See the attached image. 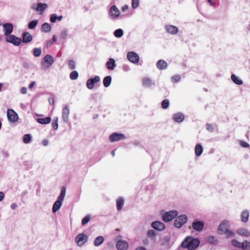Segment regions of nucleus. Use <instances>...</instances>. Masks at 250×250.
Instances as JSON below:
<instances>
[{"instance_id":"obj_1","label":"nucleus","mask_w":250,"mask_h":250,"mask_svg":"<svg viewBox=\"0 0 250 250\" xmlns=\"http://www.w3.org/2000/svg\"><path fill=\"white\" fill-rule=\"evenodd\" d=\"M200 243V240L198 238L187 236L182 242L181 246L188 250H195L199 247Z\"/></svg>"},{"instance_id":"obj_2","label":"nucleus","mask_w":250,"mask_h":250,"mask_svg":"<svg viewBox=\"0 0 250 250\" xmlns=\"http://www.w3.org/2000/svg\"><path fill=\"white\" fill-rule=\"evenodd\" d=\"M177 215L178 212L176 210H170L164 214L162 219L165 222H168L174 219Z\"/></svg>"},{"instance_id":"obj_3","label":"nucleus","mask_w":250,"mask_h":250,"mask_svg":"<svg viewBox=\"0 0 250 250\" xmlns=\"http://www.w3.org/2000/svg\"><path fill=\"white\" fill-rule=\"evenodd\" d=\"M188 221V217L186 215H181L176 218L174 221V226L177 228H180Z\"/></svg>"},{"instance_id":"obj_4","label":"nucleus","mask_w":250,"mask_h":250,"mask_svg":"<svg viewBox=\"0 0 250 250\" xmlns=\"http://www.w3.org/2000/svg\"><path fill=\"white\" fill-rule=\"evenodd\" d=\"M88 241V236L84 233H80L75 238V241L79 247L83 246Z\"/></svg>"},{"instance_id":"obj_5","label":"nucleus","mask_w":250,"mask_h":250,"mask_svg":"<svg viewBox=\"0 0 250 250\" xmlns=\"http://www.w3.org/2000/svg\"><path fill=\"white\" fill-rule=\"evenodd\" d=\"M5 40L6 42L12 43L17 46L20 45L22 42V40L21 38H18L14 35H10L6 36Z\"/></svg>"},{"instance_id":"obj_6","label":"nucleus","mask_w":250,"mask_h":250,"mask_svg":"<svg viewBox=\"0 0 250 250\" xmlns=\"http://www.w3.org/2000/svg\"><path fill=\"white\" fill-rule=\"evenodd\" d=\"M7 117L8 120L13 123L17 122L19 119L17 113L12 109H8L7 110Z\"/></svg>"},{"instance_id":"obj_7","label":"nucleus","mask_w":250,"mask_h":250,"mask_svg":"<svg viewBox=\"0 0 250 250\" xmlns=\"http://www.w3.org/2000/svg\"><path fill=\"white\" fill-rule=\"evenodd\" d=\"M125 138V136L124 134L117 132L112 133L109 136V140L111 142L119 141Z\"/></svg>"},{"instance_id":"obj_8","label":"nucleus","mask_w":250,"mask_h":250,"mask_svg":"<svg viewBox=\"0 0 250 250\" xmlns=\"http://www.w3.org/2000/svg\"><path fill=\"white\" fill-rule=\"evenodd\" d=\"M100 81V78L98 76H95L94 78L89 79L86 82V86L89 89L94 88V83H98Z\"/></svg>"},{"instance_id":"obj_9","label":"nucleus","mask_w":250,"mask_h":250,"mask_svg":"<svg viewBox=\"0 0 250 250\" xmlns=\"http://www.w3.org/2000/svg\"><path fill=\"white\" fill-rule=\"evenodd\" d=\"M128 60L132 63H136L139 61V57L138 54L134 52H129L127 54Z\"/></svg>"},{"instance_id":"obj_10","label":"nucleus","mask_w":250,"mask_h":250,"mask_svg":"<svg viewBox=\"0 0 250 250\" xmlns=\"http://www.w3.org/2000/svg\"><path fill=\"white\" fill-rule=\"evenodd\" d=\"M204 226V224L203 222L198 221L197 220H195L192 224V228L198 231H201L203 229Z\"/></svg>"},{"instance_id":"obj_11","label":"nucleus","mask_w":250,"mask_h":250,"mask_svg":"<svg viewBox=\"0 0 250 250\" xmlns=\"http://www.w3.org/2000/svg\"><path fill=\"white\" fill-rule=\"evenodd\" d=\"M4 35L6 36L10 35L13 30V26L11 23H6L2 25Z\"/></svg>"},{"instance_id":"obj_12","label":"nucleus","mask_w":250,"mask_h":250,"mask_svg":"<svg viewBox=\"0 0 250 250\" xmlns=\"http://www.w3.org/2000/svg\"><path fill=\"white\" fill-rule=\"evenodd\" d=\"M229 227V223L227 221H222L218 227V231L220 234H224L226 231L228 229Z\"/></svg>"},{"instance_id":"obj_13","label":"nucleus","mask_w":250,"mask_h":250,"mask_svg":"<svg viewBox=\"0 0 250 250\" xmlns=\"http://www.w3.org/2000/svg\"><path fill=\"white\" fill-rule=\"evenodd\" d=\"M152 227L158 231H162L166 228L164 224L160 221H155L151 224Z\"/></svg>"},{"instance_id":"obj_14","label":"nucleus","mask_w":250,"mask_h":250,"mask_svg":"<svg viewBox=\"0 0 250 250\" xmlns=\"http://www.w3.org/2000/svg\"><path fill=\"white\" fill-rule=\"evenodd\" d=\"M116 248L118 250H126L128 248V244L125 240H119L117 242Z\"/></svg>"},{"instance_id":"obj_15","label":"nucleus","mask_w":250,"mask_h":250,"mask_svg":"<svg viewBox=\"0 0 250 250\" xmlns=\"http://www.w3.org/2000/svg\"><path fill=\"white\" fill-rule=\"evenodd\" d=\"M109 15L111 18H117L120 15V11L116 6H112L109 11Z\"/></svg>"},{"instance_id":"obj_16","label":"nucleus","mask_w":250,"mask_h":250,"mask_svg":"<svg viewBox=\"0 0 250 250\" xmlns=\"http://www.w3.org/2000/svg\"><path fill=\"white\" fill-rule=\"evenodd\" d=\"M33 40V37L28 32H25L22 34V40L23 43H27L31 42Z\"/></svg>"},{"instance_id":"obj_17","label":"nucleus","mask_w":250,"mask_h":250,"mask_svg":"<svg viewBox=\"0 0 250 250\" xmlns=\"http://www.w3.org/2000/svg\"><path fill=\"white\" fill-rule=\"evenodd\" d=\"M69 114V109L67 106H65L62 109V118L63 121L67 123L68 121V116Z\"/></svg>"},{"instance_id":"obj_18","label":"nucleus","mask_w":250,"mask_h":250,"mask_svg":"<svg viewBox=\"0 0 250 250\" xmlns=\"http://www.w3.org/2000/svg\"><path fill=\"white\" fill-rule=\"evenodd\" d=\"M165 28L167 31L171 34H176L178 31L177 27L171 25L166 26Z\"/></svg>"},{"instance_id":"obj_19","label":"nucleus","mask_w":250,"mask_h":250,"mask_svg":"<svg viewBox=\"0 0 250 250\" xmlns=\"http://www.w3.org/2000/svg\"><path fill=\"white\" fill-rule=\"evenodd\" d=\"M157 67L159 69H166L167 67V62L163 60H159L157 62Z\"/></svg>"},{"instance_id":"obj_20","label":"nucleus","mask_w":250,"mask_h":250,"mask_svg":"<svg viewBox=\"0 0 250 250\" xmlns=\"http://www.w3.org/2000/svg\"><path fill=\"white\" fill-rule=\"evenodd\" d=\"M106 66L109 70L114 69L116 66L115 60L112 58L109 59L108 61L106 63Z\"/></svg>"},{"instance_id":"obj_21","label":"nucleus","mask_w":250,"mask_h":250,"mask_svg":"<svg viewBox=\"0 0 250 250\" xmlns=\"http://www.w3.org/2000/svg\"><path fill=\"white\" fill-rule=\"evenodd\" d=\"M237 233L240 235L244 236H249L250 235V232L246 229L240 228L237 230Z\"/></svg>"},{"instance_id":"obj_22","label":"nucleus","mask_w":250,"mask_h":250,"mask_svg":"<svg viewBox=\"0 0 250 250\" xmlns=\"http://www.w3.org/2000/svg\"><path fill=\"white\" fill-rule=\"evenodd\" d=\"M173 118L175 121L180 123L184 119V115L181 113H176L173 115Z\"/></svg>"},{"instance_id":"obj_23","label":"nucleus","mask_w":250,"mask_h":250,"mask_svg":"<svg viewBox=\"0 0 250 250\" xmlns=\"http://www.w3.org/2000/svg\"><path fill=\"white\" fill-rule=\"evenodd\" d=\"M249 213L247 210H244L241 214V219L242 222L246 223L248 221Z\"/></svg>"},{"instance_id":"obj_24","label":"nucleus","mask_w":250,"mask_h":250,"mask_svg":"<svg viewBox=\"0 0 250 250\" xmlns=\"http://www.w3.org/2000/svg\"><path fill=\"white\" fill-rule=\"evenodd\" d=\"M51 121V119L49 117H47L44 118H38L37 119L38 123L43 125L48 124L50 123Z\"/></svg>"},{"instance_id":"obj_25","label":"nucleus","mask_w":250,"mask_h":250,"mask_svg":"<svg viewBox=\"0 0 250 250\" xmlns=\"http://www.w3.org/2000/svg\"><path fill=\"white\" fill-rule=\"evenodd\" d=\"M142 83L144 86L146 87H150L154 83H152V81L147 78H145L142 80Z\"/></svg>"},{"instance_id":"obj_26","label":"nucleus","mask_w":250,"mask_h":250,"mask_svg":"<svg viewBox=\"0 0 250 250\" xmlns=\"http://www.w3.org/2000/svg\"><path fill=\"white\" fill-rule=\"evenodd\" d=\"M124 205V200L123 198H119L116 202L117 209L118 210H121Z\"/></svg>"},{"instance_id":"obj_27","label":"nucleus","mask_w":250,"mask_h":250,"mask_svg":"<svg viewBox=\"0 0 250 250\" xmlns=\"http://www.w3.org/2000/svg\"><path fill=\"white\" fill-rule=\"evenodd\" d=\"M203 148L200 144L196 145L195 147V152L197 156H200L203 153Z\"/></svg>"},{"instance_id":"obj_28","label":"nucleus","mask_w":250,"mask_h":250,"mask_svg":"<svg viewBox=\"0 0 250 250\" xmlns=\"http://www.w3.org/2000/svg\"><path fill=\"white\" fill-rule=\"evenodd\" d=\"M62 202L57 200L54 204L52 208V211L56 212L62 206Z\"/></svg>"},{"instance_id":"obj_29","label":"nucleus","mask_w":250,"mask_h":250,"mask_svg":"<svg viewBox=\"0 0 250 250\" xmlns=\"http://www.w3.org/2000/svg\"><path fill=\"white\" fill-rule=\"evenodd\" d=\"M111 77L110 76H107L104 79L103 84L104 87H107L110 85L111 83Z\"/></svg>"},{"instance_id":"obj_30","label":"nucleus","mask_w":250,"mask_h":250,"mask_svg":"<svg viewBox=\"0 0 250 250\" xmlns=\"http://www.w3.org/2000/svg\"><path fill=\"white\" fill-rule=\"evenodd\" d=\"M104 241V238L102 236H98L94 240V245L99 246L101 245Z\"/></svg>"},{"instance_id":"obj_31","label":"nucleus","mask_w":250,"mask_h":250,"mask_svg":"<svg viewBox=\"0 0 250 250\" xmlns=\"http://www.w3.org/2000/svg\"><path fill=\"white\" fill-rule=\"evenodd\" d=\"M231 80L236 84L241 85L243 83V81L237 77L235 75L232 74L231 76Z\"/></svg>"},{"instance_id":"obj_32","label":"nucleus","mask_w":250,"mask_h":250,"mask_svg":"<svg viewBox=\"0 0 250 250\" xmlns=\"http://www.w3.org/2000/svg\"><path fill=\"white\" fill-rule=\"evenodd\" d=\"M44 62L48 63L49 65H51L54 62L53 57L50 55H46L44 58Z\"/></svg>"},{"instance_id":"obj_33","label":"nucleus","mask_w":250,"mask_h":250,"mask_svg":"<svg viewBox=\"0 0 250 250\" xmlns=\"http://www.w3.org/2000/svg\"><path fill=\"white\" fill-rule=\"evenodd\" d=\"M47 7V5L46 3H39L36 10L38 11L42 12Z\"/></svg>"},{"instance_id":"obj_34","label":"nucleus","mask_w":250,"mask_h":250,"mask_svg":"<svg viewBox=\"0 0 250 250\" xmlns=\"http://www.w3.org/2000/svg\"><path fill=\"white\" fill-rule=\"evenodd\" d=\"M41 29L42 31L47 33L51 30V26L49 23L45 22L42 25Z\"/></svg>"},{"instance_id":"obj_35","label":"nucleus","mask_w":250,"mask_h":250,"mask_svg":"<svg viewBox=\"0 0 250 250\" xmlns=\"http://www.w3.org/2000/svg\"><path fill=\"white\" fill-rule=\"evenodd\" d=\"M62 16H57L56 14H53L51 15L50 18V21L52 22H55L56 21V20H58L59 21L62 20Z\"/></svg>"},{"instance_id":"obj_36","label":"nucleus","mask_w":250,"mask_h":250,"mask_svg":"<svg viewBox=\"0 0 250 250\" xmlns=\"http://www.w3.org/2000/svg\"><path fill=\"white\" fill-rule=\"evenodd\" d=\"M38 22H39V21H38V20H33V21H30L28 23V28L30 29H34L36 27V26L37 25Z\"/></svg>"},{"instance_id":"obj_37","label":"nucleus","mask_w":250,"mask_h":250,"mask_svg":"<svg viewBox=\"0 0 250 250\" xmlns=\"http://www.w3.org/2000/svg\"><path fill=\"white\" fill-rule=\"evenodd\" d=\"M241 248L243 250H250V242L245 241L242 243Z\"/></svg>"},{"instance_id":"obj_38","label":"nucleus","mask_w":250,"mask_h":250,"mask_svg":"<svg viewBox=\"0 0 250 250\" xmlns=\"http://www.w3.org/2000/svg\"><path fill=\"white\" fill-rule=\"evenodd\" d=\"M65 195V187H62L61 189V192L60 196L58 197V200L62 202Z\"/></svg>"},{"instance_id":"obj_39","label":"nucleus","mask_w":250,"mask_h":250,"mask_svg":"<svg viewBox=\"0 0 250 250\" xmlns=\"http://www.w3.org/2000/svg\"><path fill=\"white\" fill-rule=\"evenodd\" d=\"M79 76L78 72L77 71H73L70 74V78L72 80H76Z\"/></svg>"},{"instance_id":"obj_40","label":"nucleus","mask_w":250,"mask_h":250,"mask_svg":"<svg viewBox=\"0 0 250 250\" xmlns=\"http://www.w3.org/2000/svg\"><path fill=\"white\" fill-rule=\"evenodd\" d=\"M227 238H229L235 236V233L229 229L224 233Z\"/></svg>"},{"instance_id":"obj_41","label":"nucleus","mask_w":250,"mask_h":250,"mask_svg":"<svg viewBox=\"0 0 250 250\" xmlns=\"http://www.w3.org/2000/svg\"><path fill=\"white\" fill-rule=\"evenodd\" d=\"M114 36L117 38H120L123 35V31L121 29H118L115 31Z\"/></svg>"},{"instance_id":"obj_42","label":"nucleus","mask_w":250,"mask_h":250,"mask_svg":"<svg viewBox=\"0 0 250 250\" xmlns=\"http://www.w3.org/2000/svg\"><path fill=\"white\" fill-rule=\"evenodd\" d=\"M42 53V50L40 48H35L33 50V55L35 57H39Z\"/></svg>"},{"instance_id":"obj_43","label":"nucleus","mask_w":250,"mask_h":250,"mask_svg":"<svg viewBox=\"0 0 250 250\" xmlns=\"http://www.w3.org/2000/svg\"><path fill=\"white\" fill-rule=\"evenodd\" d=\"M90 220V216L89 215H87L86 216H85L82 221V225L83 226H84L86 224L88 223V222Z\"/></svg>"},{"instance_id":"obj_44","label":"nucleus","mask_w":250,"mask_h":250,"mask_svg":"<svg viewBox=\"0 0 250 250\" xmlns=\"http://www.w3.org/2000/svg\"><path fill=\"white\" fill-rule=\"evenodd\" d=\"M31 140V137L30 135L28 134L24 135V136L23 137V142L24 143H25V144L29 143V142H30Z\"/></svg>"},{"instance_id":"obj_45","label":"nucleus","mask_w":250,"mask_h":250,"mask_svg":"<svg viewBox=\"0 0 250 250\" xmlns=\"http://www.w3.org/2000/svg\"><path fill=\"white\" fill-rule=\"evenodd\" d=\"M162 107L164 109L167 108L169 106V101L168 100L166 99L162 101Z\"/></svg>"},{"instance_id":"obj_46","label":"nucleus","mask_w":250,"mask_h":250,"mask_svg":"<svg viewBox=\"0 0 250 250\" xmlns=\"http://www.w3.org/2000/svg\"><path fill=\"white\" fill-rule=\"evenodd\" d=\"M216 240L215 239L214 236H209L207 238V241L208 243L209 244H213L216 242Z\"/></svg>"},{"instance_id":"obj_47","label":"nucleus","mask_w":250,"mask_h":250,"mask_svg":"<svg viewBox=\"0 0 250 250\" xmlns=\"http://www.w3.org/2000/svg\"><path fill=\"white\" fill-rule=\"evenodd\" d=\"M231 244L235 247H237V248H241V247L242 246V244L241 243H240L239 242H238L237 240L236 239H233L232 241H231Z\"/></svg>"},{"instance_id":"obj_48","label":"nucleus","mask_w":250,"mask_h":250,"mask_svg":"<svg viewBox=\"0 0 250 250\" xmlns=\"http://www.w3.org/2000/svg\"><path fill=\"white\" fill-rule=\"evenodd\" d=\"M69 68L71 69H74L76 66V63L73 60H70L68 62Z\"/></svg>"},{"instance_id":"obj_49","label":"nucleus","mask_w":250,"mask_h":250,"mask_svg":"<svg viewBox=\"0 0 250 250\" xmlns=\"http://www.w3.org/2000/svg\"><path fill=\"white\" fill-rule=\"evenodd\" d=\"M52 126L54 129H57L58 127V118H54L52 123Z\"/></svg>"},{"instance_id":"obj_50","label":"nucleus","mask_w":250,"mask_h":250,"mask_svg":"<svg viewBox=\"0 0 250 250\" xmlns=\"http://www.w3.org/2000/svg\"><path fill=\"white\" fill-rule=\"evenodd\" d=\"M147 235L149 237H152L156 235V233L155 230L151 229L148 231Z\"/></svg>"},{"instance_id":"obj_51","label":"nucleus","mask_w":250,"mask_h":250,"mask_svg":"<svg viewBox=\"0 0 250 250\" xmlns=\"http://www.w3.org/2000/svg\"><path fill=\"white\" fill-rule=\"evenodd\" d=\"M139 0H132V6L133 8H136L139 6Z\"/></svg>"},{"instance_id":"obj_52","label":"nucleus","mask_w":250,"mask_h":250,"mask_svg":"<svg viewBox=\"0 0 250 250\" xmlns=\"http://www.w3.org/2000/svg\"><path fill=\"white\" fill-rule=\"evenodd\" d=\"M240 144L241 146L243 147L247 148L250 146V145L248 143L243 141H240Z\"/></svg>"},{"instance_id":"obj_53","label":"nucleus","mask_w":250,"mask_h":250,"mask_svg":"<svg viewBox=\"0 0 250 250\" xmlns=\"http://www.w3.org/2000/svg\"><path fill=\"white\" fill-rule=\"evenodd\" d=\"M67 36V30L64 29L61 33V37L62 39H65Z\"/></svg>"},{"instance_id":"obj_54","label":"nucleus","mask_w":250,"mask_h":250,"mask_svg":"<svg viewBox=\"0 0 250 250\" xmlns=\"http://www.w3.org/2000/svg\"><path fill=\"white\" fill-rule=\"evenodd\" d=\"M206 128L208 131H209V132H213L214 130V128H213V126L210 124H207L206 125Z\"/></svg>"},{"instance_id":"obj_55","label":"nucleus","mask_w":250,"mask_h":250,"mask_svg":"<svg viewBox=\"0 0 250 250\" xmlns=\"http://www.w3.org/2000/svg\"><path fill=\"white\" fill-rule=\"evenodd\" d=\"M180 79V77L178 76V75H176V76H174L172 78V79L175 81V82H178Z\"/></svg>"},{"instance_id":"obj_56","label":"nucleus","mask_w":250,"mask_h":250,"mask_svg":"<svg viewBox=\"0 0 250 250\" xmlns=\"http://www.w3.org/2000/svg\"><path fill=\"white\" fill-rule=\"evenodd\" d=\"M17 206H17V204H16V203H13V204H12L11 205L10 207H11V209H13V210H14V209H15L16 208H17Z\"/></svg>"},{"instance_id":"obj_57","label":"nucleus","mask_w":250,"mask_h":250,"mask_svg":"<svg viewBox=\"0 0 250 250\" xmlns=\"http://www.w3.org/2000/svg\"><path fill=\"white\" fill-rule=\"evenodd\" d=\"M48 102L50 104L53 105L54 103V100L53 98H50L48 99Z\"/></svg>"},{"instance_id":"obj_58","label":"nucleus","mask_w":250,"mask_h":250,"mask_svg":"<svg viewBox=\"0 0 250 250\" xmlns=\"http://www.w3.org/2000/svg\"><path fill=\"white\" fill-rule=\"evenodd\" d=\"M21 92L22 94H26L27 93V88L26 87H22L21 89Z\"/></svg>"},{"instance_id":"obj_59","label":"nucleus","mask_w":250,"mask_h":250,"mask_svg":"<svg viewBox=\"0 0 250 250\" xmlns=\"http://www.w3.org/2000/svg\"><path fill=\"white\" fill-rule=\"evenodd\" d=\"M4 197V194L3 192H0V201H1Z\"/></svg>"},{"instance_id":"obj_60","label":"nucleus","mask_w":250,"mask_h":250,"mask_svg":"<svg viewBox=\"0 0 250 250\" xmlns=\"http://www.w3.org/2000/svg\"><path fill=\"white\" fill-rule=\"evenodd\" d=\"M42 143L43 146H46L48 144V142L47 140H43Z\"/></svg>"},{"instance_id":"obj_61","label":"nucleus","mask_w":250,"mask_h":250,"mask_svg":"<svg viewBox=\"0 0 250 250\" xmlns=\"http://www.w3.org/2000/svg\"><path fill=\"white\" fill-rule=\"evenodd\" d=\"M136 250H146V249L142 246H140L136 248Z\"/></svg>"},{"instance_id":"obj_62","label":"nucleus","mask_w":250,"mask_h":250,"mask_svg":"<svg viewBox=\"0 0 250 250\" xmlns=\"http://www.w3.org/2000/svg\"><path fill=\"white\" fill-rule=\"evenodd\" d=\"M128 8V6L127 5H124V6H123L122 10L123 11H125Z\"/></svg>"},{"instance_id":"obj_63","label":"nucleus","mask_w":250,"mask_h":250,"mask_svg":"<svg viewBox=\"0 0 250 250\" xmlns=\"http://www.w3.org/2000/svg\"><path fill=\"white\" fill-rule=\"evenodd\" d=\"M35 82H32L29 85V88L31 89L35 85Z\"/></svg>"},{"instance_id":"obj_64","label":"nucleus","mask_w":250,"mask_h":250,"mask_svg":"<svg viewBox=\"0 0 250 250\" xmlns=\"http://www.w3.org/2000/svg\"><path fill=\"white\" fill-rule=\"evenodd\" d=\"M57 38L56 36L54 35L52 37V40L53 41V42H56L57 41Z\"/></svg>"}]
</instances>
